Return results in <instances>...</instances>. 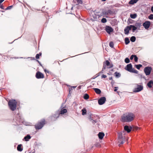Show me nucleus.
<instances>
[{"instance_id": "f257e3e1", "label": "nucleus", "mask_w": 153, "mask_h": 153, "mask_svg": "<svg viewBox=\"0 0 153 153\" xmlns=\"http://www.w3.org/2000/svg\"><path fill=\"white\" fill-rule=\"evenodd\" d=\"M135 116L132 113H127L123 115L121 117L122 121L123 122H129L133 120Z\"/></svg>"}, {"instance_id": "f03ea898", "label": "nucleus", "mask_w": 153, "mask_h": 153, "mask_svg": "<svg viewBox=\"0 0 153 153\" xmlns=\"http://www.w3.org/2000/svg\"><path fill=\"white\" fill-rule=\"evenodd\" d=\"M8 104L10 109L12 111H14L16 109L17 102L15 100L13 99L10 100Z\"/></svg>"}, {"instance_id": "7ed1b4c3", "label": "nucleus", "mask_w": 153, "mask_h": 153, "mask_svg": "<svg viewBox=\"0 0 153 153\" xmlns=\"http://www.w3.org/2000/svg\"><path fill=\"white\" fill-rule=\"evenodd\" d=\"M125 69L131 73L137 74L138 72L137 71L132 68V65L131 63L128 64L125 68Z\"/></svg>"}, {"instance_id": "20e7f679", "label": "nucleus", "mask_w": 153, "mask_h": 153, "mask_svg": "<svg viewBox=\"0 0 153 153\" xmlns=\"http://www.w3.org/2000/svg\"><path fill=\"white\" fill-rule=\"evenodd\" d=\"M135 87L133 90V92L135 93L138 92L143 89V87L142 85H139L137 84H135Z\"/></svg>"}, {"instance_id": "39448f33", "label": "nucleus", "mask_w": 153, "mask_h": 153, "mask_svg": "<svg viewBox=\"0 0 153 153\" xmlns=\"http://www.w3.org/2000/svg\"><path fill=\"white\" fill-rule=\"evenodd\" d=\"M45 120H42L40 122L38 123L35 126L36 129H39L41 128L45 124Z\"/></svg>"}, {"instance_id": "423d86ee", "label": "nucleus", "mask_w": 153, "mask_h": 153, "mask_svg": "<svg viewBox=\"0 0 153 153\" xmlns=\"http://www.w3.org/2000/svg\"><path fill=\"white\" fill-rule=\"evenodd\" d=\"M118 134V143H120V144H123L124 143L125 139L123 137L121 133H119Z\"/></svg>"}, {"instance_id": "0eeeda50", "label": "nucleus", "mask_w": 153, "mask_h": 153, "mask_svg": "<svg viewBox=\"0 0 153 153\" xmlns=\"http://www.w3.org/2000/svg\"><path fill=\"white\" fill-rule=\"evenodd\" d=\"M152 70V68L151 67H146L144 69V71L146 75H150Z\"/></svg>"}, {"instance_id": "6e6552de", "label": "nucleus", "mask_w": 153, "mask_h": 153, "mask_svg": "<svg viewBox=\"0 0 153 153\" xmlns=\"http://www.w3.org/2000/svg\"><path fill=\"white\" fill-rule=\"evenodd\" d=\"M106 101V98L105 97H102L100 98L98 100V104L100 105H102Z\"/></svg>"}, {"instance_id": "1a4fd4ad", "label": "nucleus", "mask_w": 153, "mask_h": 153, "mask_svg": "<svg viewBox=\"0 0 153 153\" xmlns=\"http://www.w3.org/2000/svg\"><path fill=\"white\" fill-rule=\"evenodd\" d=\"M151 25L149 21H146L143 23V25L146 29H148Z\"/></svg>"}, {"instance_id": "9d476101", "label": "nucleus", "mask_w": 153, "mask_h": 153, "mask_svg": "<svg viewBox=\"0 0 153 153\" xmlns=\"http://www.w3.org/2000/svg\"><path fill=\"white\" fill-rule=\"evenodd\" d=\"M36 76L37 79L43 78L44 77L43 74L39 71L36 73Z\"/></svg>"}, {"instance_id": "9b49d317", "label": "nucleus", "mask_w": 153, "mask_h": 153, "mask_svg": "<svg viewBox=\"0 0 153 153\" xmlns=\"http://www.w3.org/2000/svg\"><path fill=\"white\" fill-rule=\"evenodd\" d=\"M105 30L109 34L113 31L112 28L111 27L109 26H106Z\"/></svg>"}, {"instance_id": "f8f14e48", "label": "nucleus", "mask_w": 153, "mask_h": 153, "mask_svg": "<svg viewBox=\"0 0 153 153\" xmlns=\"http://www.w3.org/2000/svg\"><path fill=\"white\" fill-rule=\"evenodd\" d=\"M88 118L90 121H91L92 120L94 119L95 118L96 116L90 113L88 114Z\"/></svg>"}, {"instance_id": "ddd939ff", "label": "nucleus", "mask_w": 153, "mask_h": 153, "mask_svg": "<svg viewBox=\"0 0 153 153\" xmlns=\"http://www.w3.org/2000/svg\"><path fill=\"white\" fill-rule=\"evenodd\" d=\"M103 64L105 65H106L108 66V68H110L113 67V65L112 64H110L108 60H106L105 62H103Z\"/></svg>"}, {"instance_id": "4468645a", "label": "nucleus", "mask_w": 153, "mask_h": 153, "mask_svg": "<svg viewBox=\"0 0 153 153\" xmlns=\"http://www.w3.org/2000/svg\"><path fill=\"white\" fill-rule=\"evenodd\" d=\"M131 28L130 27V25L129 26H128L126 27L124 29V32L126 34H128L129 33V32Z\"/></svg>"}, {"instance_id": "2eb2a0df", "label": "nucleus", "mask_w": 153, "mask_h": 153, "mask_svg": "<svg viewBox=\"0 0 153 153\" xmlns=\"http://www.w3.org/2000/svg\"><path fill=\"white\" fill-rule=\"evenodd\" d=\"M124 130L126 131L128 133L130 132L131 130V127H129L127 126H126L124 127Z\"/></svg>"}, {"instance_id": "dca6fc26", "label": "nucleus", "mask_w": 153, "mask_h": 153, "mask_svg": "<svg viewBox=\"0 0 153 153\" xmlns=\"http://www.w3.org/2000/svg\"><path fill=\"white\" fill-rule=\"evenodd\" d=\"M98 136L99 139L102 140L104 136V134L103 132H99L98 134Z\"/></svg>"}, {"instance_id": "f3484780", "label": "nucleus", "mask_w": 153, "mask_h": 153, "mask_svg": "<svg viewBox=\"0 0 153 153\" xmlns=\"http://www.w3.org/2000/svg\"><path fill=\"white\" fill-rule=\"evenodd\" d=\"M147 85L149 88H152V86L153 85V81L152 80L150 81L148 83Z\"/></svg>"}, {"instance_id": "a211bd4d", "label": "nucleus", "mask_w": 153, "mask_h": 153, "mask_svg": "<svg viewBox=\"0 0 153 153\" xmlns=\"http://www.w3.org/2000/svg\"><path fill=\"white\" fill-rule=\"evenodd\" d=\"M67 112V110L66 109L62 108L59 113V114H64L65 113H66Z\"/></svg>"}, {"instance_id": "6ab92c4d", "label": "nucleus", "mask_w": 153, "mask_h": 153, "mask_svg": "<svg viewBox=\"0 0 153 153\" xmlns=\"http://www.w3.org/2000/svg\"><path fill=\"white\" fill-rule=\"evenodd\" d=\"M131 29L132 28V31L133 32H134L137 29V27L134 25H130Z\"/></svg>"}, {"instance_id": "aec40b11", "label": "nucleus", "mask_w": 153, "mask_h": 153, "mask_svg": "<svg viewBox=\"0 0 153 153\" xmlns=\"http://www.w3.org/2000/svg\"><path fill=\"white\" fill-rule=\"evenodd\" d=\"M139 0H131L129 2V4H133L137 2Z\"/></svg>"}, {"instance_id": "412c9836", "label": "nucleus", "mask_w": 153, "mask_h": 153, "mask_svg": "<svg viewBox=\"0 0 153 153\" xmlns=\"http://www.w3.org/2000/svg\"><path fill=\"white\" fill-rule=\"evenodd\" d=\"M94 90L95 91V92L98 94H100L101 93V90L97 88H94Z\"/></svg>"}, {"instance_id": "4be33fe9", "label": "nucleus", "mask_w": 153, "mask_h": 153, "mask_svg": "<svg viewBox=\"0 0 153 153\" xmlns=\"http://www.w3.org/2000/svg\"><path fill=\"white\" fill-rule=\"evenodd\" d=\"M17 149L19 151H22L23 150V149L22 148V145L20 144L18 145L17 147Z\"/></svg>"}, {"instance_id": "5701e85b", "label": "nucleus", "mask_w": 153, "mask_h": 153, "mask_svg": "<svg viewBox=\"0 0 153 153\" xmlns=\"http://www.w3.org/2000/svg\"><path fill=\"white\" fill-rule=\"evenodd\" d=\"M31 138V137L29 135H27V136L25 137H24V139L25 140V141H28Z\"/></svg>"}, {"instance_id": "b1692460", "label": "nucleus", "mask_w": 153, "mask_h": 153, "mask_svg": "<svg viewBox=\"0 0 153 153\" xmlns=\"http://www.w3.org/2000/svg\"><path fill=\"white\" fill-rule=\"evenodd\" d=\"M130 17L131 18L134 19L137 17V15L136 13L131 14L130 15Z\"/></svg>"}, {"instance_id": "393cba45", "label": "nucleus", "mask_w": 153, "mask_h": 153, "mask_svg": "<svg viewBox=\"0 0 153 153\" xmlns=\"http://www.w3.org/2000/svg\"><path fill=\"white\" fill-rule=\"evenodd\" d=\"M82 115H84L86 114L87 111L86 110L85 108H83V109H82Z\"/></svg>"}, {"instance_id": "a878e982", "label": "nucleus", "mask_w": 153, "mask_h": 153, "mask_svg": "<svg viewBox=\"0 0 153 153\" xmlns=\"http://www.w3.org/2000/svg\"><path fill=\"white\" fill-rule=\"evenodd\" d=\"M125 43L126 45H127L129 44L130 42V41L128 38L127 37L125 38Z\"/></svg>"}, {"instance_id": "bb28decb", "label": "nucleus", "mask_w": 153, "mask_h": 153, "mask_svg": "<svg viewBox=\"0 0 153 153\" xmlns=\"http://www.w3.org/2000/svg\"><path fill=\"white\" fill-rule=\"evenodd\" d=\"M142 66V65H135L134 66L138 69L139 70Z\"/></svg>"}, {"instance_id": "cd10ccee", "label": "nucleus", "mask_w": 153, "mask_h": 153, "mask_svg": "<svg viewBox=\"0 0 153 153\" xmlns=\"http://www.w3.org/2000/svg\"><path fill=\"white\" fill-rule=\"evenodd\" d=\"M114 74L115 76L118 78L120 77V74L119 73H118L117 72H115L114 73Z\"/></svg>"}, {"instance_id": "c85d7f7f", "label": "nucleus", "mask_w": 153, "mask_h": 153, "mask_svg": "<svg viewBox=\"0 0 153 153\" xmlns=\"http://www.w3.org/2000/svg\"><path fill=\"white\" fill-rule=\"evenodd\" d=\"M136 40V38L134 36H132L130 38V40L131 42H134Z\"/></svg>"}, {"instance_id": "c756f323", "label": "nucleus", "mask_w": 153, "mask_h": 153, "mask_svg": "<svg viewBox=\"0 0 153 153\" xmlns=\"http://www.w3.org/2000/svg\"><path fill=\"white\" fill-rule=\"evenodd\" d=\"M89 98V96L87 94H85L84 97V98L85 99L87 100Z\"/></svg>"}, {"instance_id": "7c9ffc66", "label": "nucleus", "mask_w": 153, "mask_h": 153, "mask_svg": "<svg viewBox=\"0 0 153 153\" xmlns=\"http://www.w3.org/2000/svg\"><path fill=\"white\" fill-rule=\"evenodd\" d=\"M112 13V12L111 10H108V11L105 12V14L106 15H109V14H111Z\"/></svg>"}, {"instance_id": "2f4dec72", "label": "nucleus", "mask_w": 153, "mask_h": 153, "mask_svg": "<svg viewBox=\"0 0 153 153\" xmlns=\"http://www.w3.org/2000/svg\"><path fill=\"white\" fill-rule=\"evenodd\" d=\"M125 62L126 63H129L130 62V60L128 58H126L125 59Z\"/></svg>"}, {"instance_id": "473e14b6", "label": "nucleus", "mask_w": 153, "mask_h": 153, "mask_svg": "<svg viewBox=\"0 0 153 153\" xmlns=\"http://www.w3.org/2000/svg\"><path fill=\"white\" fill-rule=\"evenodd\" d=\"M41 53H39V54H36V58L37 59H39V56L41 55Z\"/></svg>"}, {"instance_id": "72a5a7b5", "label": "nucleus", "mask_w": 153, "mask_h": 153, "mask_svg": "<svg viewBox=\"0 0 153 153\" xmlns=\"http://www.w3.org/2000/svg\"><path fill=\"white\" fill-rule=\"evenodd\" d=\"M101 22L103 23H105L107 22L106 19L105 18H103L102 19Z\"/></svg>"}, {"instance_id": "f704fd0d", "label": "nucleus", "mask_w": 153, "mask_h": 153, "mask_svg": "<svg viewBox=\"0 0 153 153\" xmlns=\"http://www.w3.org/2000/svg\"><path fill=\"white\" fill-rule=\"evenodd\" d=\"M109 46L111 48L114 47V45L112 42H110L109 44Z\"/></svg>"}, {"instance_id": "c9c22d12", "label": "nucleus", "mask_w": 153, "mask_h": 153, "mask_svg": "<svg viewBox=\"0 0 153 153\" xmlns=\"http://www.w3.org/2000/svg\"><path fill=\"white\" fill-rule=\"evenodd\" d=\"M149 18L150 19H153V14H151L149 16Z\"/></svg>"}, {"instance_id": "e433bc0d", "label": "nucleus", "mask_w": 153, "mask_h": 153, "mask_svg": "<svg viewBox=\"0 0 153 153\" xmlns=\"http://www.w3.org/2000/svg\"><path fill=\"white\" fill-rule=\"evenodd\" d=\"M77 2L79 4H82V0H76Z\"/></svg>"}, {"instance_id": "4c0bfd02", "label": "nucleus", "mask_w": 153, "mask_h": 153, "mask_svg": "<svg viewBox=\"0 0 153 153\" xmlns=\"http://www.w3.org/2000/svg\"><path fill=\"white\" fill-rule=\"evenodd\" d=\"M134 60L135 62H137L138 60V58L136 55L134 57Z\"/></svg>"}, {"instance_id": "58836bf2", "label": "nucleus", "mask_w": 153, "mask_h": 153, "mask_svg": "<svg viewBox=\"0 0 153 153\" xmlns=\"http://www.w3.org/2000/svg\"><path fill=\"white\" fill-rule=\"evenodd\" d=\"M12 7H13L12 6H8L6 8V10H10V9H11Z\"/></svg>"}, {"instance_id": "ea45409f", "label": "nucleus", "mask_w": 153, "mask_h": 153, "mask_svg": "<svg viewBox=\"0 0 153 153\" xmlns=\"http://www.w3.org/2000/svg\"><path fill=\"white\" fill-rule=\"evenodd\" d=\"M91 121L92 123L93 124H94L95 123H96L97 122L96 120H94V119L92 120L91 121Z\"/></svg>"}, {"instance_id": "a19ab883", "label": "nucleus", "mask_w": 153, "mask_h": 153, "mask_svg": "<svg viewBox=\"0 0 153 153\" xmlns=\"http://www.w3.org/2000/svg\"><path fill=\"white\" fill-rule=\"evenodd\" d=\"M135 56V55H131L130 57V59L131 60L133 59V58Z\"/></svg>"}, {"instance_id": "79ce46f5", "label": "nucleus", "mask_w": 153, "mask_h": 153, "mask_svg": "<svg viewBox=\"0 0 153 153\" xmlns=\"http://www.w3.org/2000/svg\"><path fill=\"white\" fill-rule=\"evenodd\" d=\"M0 7L2 9H4L3 6L2 4H1V3H0Z\"/></svg>"}, {"instance_id": "37998d69", "label": "nucleus", "mask_w": 153, "mask_h": 153, "mask_svg": "<svg viewBox=\"0 0 153 153\" xmlns=\"http://www.w3.org/2000/svg\"><path fill=\"white\" fill-rule=\"evenodd\" d=\"M106 69V66L104 64H103V66L102 68V69L103 70H104Z\"/></svg>"}, {"instance_id": "c03bdc74", "label": "nucleus", "mask_w": 153, "mask_h": 153, "mask_svg": "<svg viewBox=\"0 0 153 153\" xmlns=\"http://www.w3.org/2000/svg\"><path fill=\"white\" fill-rule=\"evenodd\" d=\"M107 77V76L105 75H104V74H103L102 75V76H101V78H105Z\"/></svg>"}, {"instance_id": "a18cd8bd", "label": "nucleus", "mask_w": 153, "mask_h": 153, "mask_svg": "<svg viewBox=\"0 0 153 153\" xmlns=\"http://www.w3.org/2000/svg\"><path fill=\"white\" fill-rule=\"evenodd\" d=\"M138 27H140L141 26V23H136Z\"/></svg>"}, {"instance_id": "49530a36", "label": "nucleus", "mask_w": 153, "mask_h": 153, "mask_svg": "<svg viewBox=\"0 0 153 153\" xmlns=\"http://www.w3.org/2000/svg\"><path fill=\"white\" fill-rule=\"evenodd\" d=\"M104 70L102 69V70L99 73V74H102L103 73Z\"/></svg>"}, {"instance_id": "de8ad7c7", "label": "nucleus", "mask_w": 153, "mask_h": 153, "mask_svg": "<svg viewBox=\"0 0 153 153\" xmlns=\"http://www.w3.org/2000/svg\"><path fill=\"white\" fill-rule=\"evenodd\" d=\"M59 114H57L55 115L54 116V117H56V118L57 117H59Z\"/></svg>"}, {"instance_id": "09e8293b", "label": "nucleus", "mask_w": 153, "mask_h": 153, "mask_svg": "<svg viewBox=\"0 0 153 153\" xmlns=\"http://www.w3.org/2000/svg\"><path fill=\"white\" fill-rule=\"evenodd\" d=\"M151 11L153 12V6L151 8Z\"/></svg>"}, {"instance_id": "8fccbe9b", "label": "nucleus", "mask_w": 153, "mask_h": 153, "mask_svg": "<svg viewBox=\"0 0 153 153\" xmlns=\"http://www.w3.org/2000/svg\"><path fill=\"white\" fill-rule=\"evenodd\" d=\"M4 0H0V3H1Z\"/></svg>"}, {"instance_id": "3c124183", "label": "nucleus", "mask_w": 153, "mask_h": 153, "mask_svg": "<svg viewBox=\"0 0 153 153\" xmlns=\"http://www.w3.org/2000/svg\"><path fill=\"white\" fill-rule=\"evenodd\" d=\"M76 86H72V88H75L76 87Z\"/></svg>"}, {"instance_id": "603ef678", "label": "nucleus", "mask_w": 153, "mask_h": 153, "mask_svg": "<svg viewBox=\"0 0 153 153\" xmlns=\"http://www.w3.org/2000/svg\"><path fill=\"white\" fill-rule=\"evenodd\" d=\"M112 79V77H109V80H111Z\"/></svg>"}, {"instance_id": "864d4df0", "label": "nucleus", "mask_w": 153, "mask_h": 153, "mask_svg": "<svg viewBox=\"0 0 153 153\" xmlns=\"http://www.w3.org/2000/svg\"><path fill=\"white\" fill-rule=\"evenodd\" d=\"M117 89H114V91H117Z\"/></svg>"}, {"instance_id": "5fc2aeb1", "label": "nucleus", "mask_w": 153, "mask_h": 153, "mask_svg": "<svg viewBox=\"0 0 153 153\" xmlns=\"http://www.w3.org/2000/svg\"><path fill=\"white\" fill-rule=\"evenodd\" d=\"M102 0V1H105L106 0Z\"/></svg>"}, {"instance_id": "6e6d98bb", "label": "nucleus", "mask_w": 153, "mask_h": 153, "mask_svg": "<svg viewBox=\"0 0 153 153\" xmlns=\"http://www.w3.org/2000/svg\"><path fill=\"white\" fill-rule=\"evenodd\" d=\"M138 128H138V127H137V128H136V129L137 130V129H138Z\"/></svg>"}, {"instance_id": "4d7b16f0", "label": "nucleus", "mask_w": 153, "mask_h": 153, "mask_svg": "<svg viewBox=\"0 0 153 153\" xmlns=\"http://www.w3.org/2000/svg\"><path fill=\"white\" fill-rule=\"evenodd\" d=\"M2 12H4V11H2Z\"/></svg>"}]
</instances>
